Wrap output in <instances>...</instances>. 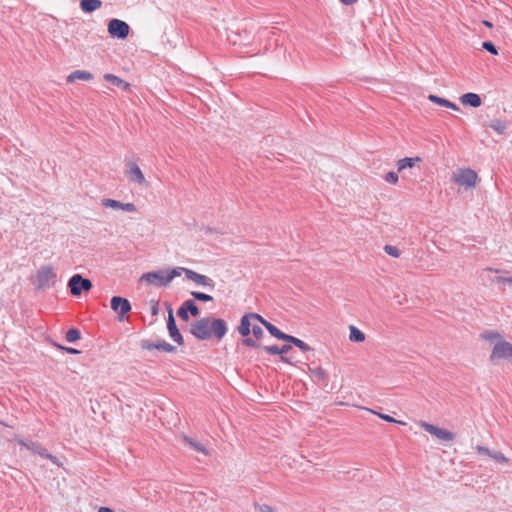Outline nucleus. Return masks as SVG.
Returning a JSON list of instances; mask_svg holds the SVG:
<instances>
[{
	"instance_id": "c756f323",
	"label": "nucleus",
	"mask_w": 512,
	"mask_h": 512,
	"mask_svg": "<svg viewBox=\"0 0 512 512\" xmlns=\"http://www.w3.org/2000/svg\"><path fill=\"white\" fill-rule=\"evenodd\" d=\"M65 338L68 342H75L81 338V333L78 329L72 328L66 332Z\"/></svg>"
},
{
	"instance_id": "09e8293b",
	"label": "nucleus",
	"mask_w": 512,
	"mask_h": 512,
	"mask_svg": "<svg viewBox=\"0 0 512 512\" xmlns=\"http://www.w3.org/2000/svg\"><path fill=\"white\" fill-rule=\"evenodd\" d=\"M249 316H251L252 319L259 321L263 326L264 323L268 322L266 319H264L261 315L257 313H249Z\"/></svg>"
},
{
	"instance_id": "6e6d98bb",
	"label": "nucleus",
	"mask_w": 512,
	"mask_h": 512,
	"mask_svg": "<svg viewBox=\"0 0 512 512\" xmlns=\"http://www.w3.org/2000/svg\"><path fill=\"white\" fill-rule=\"evenodd\" d=\"M505 279H507V277H497L495 279V281L498 282V283H500V282L505 283Z\"/></svg>"
},
{
	"instance_id": "412c9836",
	"label": "nucleus",
	"mask_w": 512,
	"mask_h": 512,
	"mask_svg": "<svg viewBox=\"0 0 512 512\" xmlns=\"http://www.w3.org/2000/svg\"><path fill=\"white\" fill-rule=\"evenodd\" d=\"M182 439H183V442L186 445H188L191 449H193L197 452L203 453V454H207V449L202 443H200V442L196 441L195 439L188 437L186 435L182 436Z\"/></svg>"
},
{
	"instance_id": "4468645a",
	"label": "nucleus",
	"mask_w": 512,
	"mask_h": 512,
	"mask_svg": "<svg viewBox=\"0 0 512 512\" xmlns=\"http://www.w3.org/2000/svg\"><path fill=\"white\" fill-rule=\"evenodd\" d=\"M101 205L105 208H112L116 210H123L126 212L134 213L137 212V207L133 203H122L118 200L105 198L101 201Z\"/></svg>"
},
{
	"instance_id": "f03ea898",
	"label": "nucleus",
	"mask_w": 512,
	"mask_h": 512,
	"mask_svg": "<svg viewBox=\"0 0 512 512\" xmlns=\"http://www.w3.org/2000/svg\"><path fill=\"white\" fill-rule=\"evenodd\" d=\"M453 181L460 186L472 188L477 185L479 178L474 170L470 168H465L459 170L457 173H454Z\"/></svg>"
},
{
	"instance_id": "dca6fc26",
	"label": "nucleus",
	"mask_w": 512,
	"mask_h": 512,
	"mask_svg": "<svg viewBox=\"0 0 512 512\" xmlns=\"http://www.w3.org/2000/svg\"><path fill=\"white\" fill-rule=\"evenodd\" d=\"M251 316H249V313L242 316L240 320V325L238 326V332L243 336L246 337L251 333V328L253 324L251 323Z\"/></svg>"
},
{
	"instance_id": "5fc2aeb1",
	"label": "nucleus",
	"mask_w": 512,
	"mask_h": 512,
	"mask_svg": "<svg viewBox=\"0 0 512 512\" xmlns=\"http://www.w3.org/2000/svg\"><path fill=\"white\" fill-rule=\"evenodd\" d=\"M98 512H114V511L109 507H100Z\"/></svg>"
},
{
	"instance_id": "7c9ffc66",
	"label": "nucleus",
	"mask_w": 512,
	"mask_h": 512,
	"mask_svg": "<svg viewBox=\"0 0 512 512\" xmlns=\"http://www.w3.org/2000/svg\"><path fill=\"white\" fill-rule=\"evenodd\" d=\"M35 454H38L40 455L41 457L43 458H46V459H49L52 463L54 464H57L58 465V459L57 457L53 456L52 454L48 453L47 449H45L44 447H42V445L40 446V449L37 450V452Z\"/></svg>"
},
{
	"instance_id": "e433bc0d",
	"label": "nucleus",
	"mask_w": 512,
	"mask_h": 512,
	"mask_svg": "<svg viewBox=\"0 0 512 512\" xmlns=\"http://www.w3.org/2000/svg\"><path fill=\"white\" fill-rule=\"evenodd\" d=\"M241 344L244 346H247V347H252V348H260L261 347V345L256 340L249 338L247 336L244 339H242Z\"/></svg>"
},
{
	"instance_id": "13d9d810",
	"label": "nucleus",
	"mask_w": 512,
	"mask_h": 512,
	"mask_svg": "<svg viewBox=\"0 0 512 512\" xmlns=\"http://www.w3.org/2000/svg\"><path fill=\"white\" fill-rule=\"evenodd\" d=\"M505 283H507L510 286H512V276L511 277H507V279H505Z\"/></svg>"
},
{
	"instance_id": "ddd939ff",
	"label": "nucleus",
	"mask_w": 512,
	"mask_h": 512,
	"mask_svg": "<svg viewBox=\"0 0 512 512\" xmlns=\"http://www.w3.org/2000/svg\"><path fill=\"white\" fill-rule=\"evenodd\" d=\"M167 329L169 332V336L171 339L176 342L179 345H182L184 343L183 337L177 328L174 316H173V310L171 307L168 309V319H167Z\"/></svg>"
},
{
	"instance_id": "9d476101",
	"label": "nucleus",
	"mask_w": 512,
	"mask_h": 512,
	"mask_svg": "<svg viewBox=\"0 0 512 512\" xmlns=\"http://www.w3.org/2000/svg\"><path fill=\"white\" fill-rule=\"evenodd\" d=\"M125 175L130 182L139 185L146 184V179L140 167L133 161H126Z\"/></svg>"
},
{
	"instance_id": "423d86ee",
	"label": "nucleus",
	"mask_w": 512,
	"mask_h": 512,
	"mask_svg": "<svg viewBox=\"0 0 512 512\" xmlns=\"http://www.w3.org/2000/svg\"><path fill=\"white\" fill-rule=\"evenodd\" d=\"M182 272L185 274V277L188 280L193 281L198 286L208 287L211 290L215 288V282L206 275L200 274L188 268L180 267V274Z\"/></svg>"
},
{
	"instance_id": "1a4fd4ad",
	"label": "nucleus",
	"mask_w": 512,
	"mask_h": 512,
	"mask_svg": "<svg viewBox=\"0 0 512 512\" xmlns=\"http://www.w3.org/2000/svg\"><path fill=\"white\" fill-rule=\"evenodd\" d=\"M421 427L429 434H431V435L435 436L436 438H438L442 441H445V442L453 441L455 438V435L453 432L446 430V429L439 428V427H437L433 424L427 423V422H422Z\"/></svg>"
},
{
	"instance_id": "ea45409f",
	"label": "nucleus",
	"mask_w": 512,
	"mask_h": 512,
	"mask_svg": "<svg viewBox=\"0 0 512 512\" xmlns=\"http://www.w3.org/2000/svg\"><path fill=\"white\" fill-rule=\"evenodd\" d=\"M384 179L386 182L390 183V184H397L398 180H399V177H398V174L396 172H388L385 176H384Z\"/></svg>"
},
{
	"instance_id": "39448f33",
	"label": "nucleus",
	"mask_w": 512,
	"mask_h": 512,
	"mask_svg": "<svg viewBox=\"0 0 512 512\" xmlns=\"http://www.w3.org/2000/svg\"><path fill=\"white\" fill-rule=\"evenodd\" d=\"M68 287L72 295L79 296L83 291H89L92 288V282L80 274H75L69 279Z\"/></svg>"
},
{
	"instance_id": "8fccbe9b",
	"label": "nucleus",
	"mask_w": 512,
	"mask_h": 512,
	"mask_svg": "<svg viewBox=\"0 0 512 512\" xmlns=\"http://www.w3.org/2000/svg\"><path fill=\"white\" fill-rule=\"evenodd\" d=\"M378 416L387 421V422H390V423H401L400 421H397L396 419H394L393 417L389 416V415H386V414H381L379 413Z\"/></svg>"
},
{
	"instance_id": "58836bf2",
	"label": "nucleus",
	"mask_w": 512,
	"mask_h": 512,
	"mask_svg": "<svg viewBox=\"0 0 512 512\" xmlns=\"http://www.w3.org/2000/svg\"><path fill=\"white\" fill-rule=\"evenodd\" d=\"M140 346L142 349L150 351L153 349H157V342H152L150 340L145 339L141 341Z\"/></svg>"
},
{
	"instance_id": "0eeeda50",
	"label": "nucleus",
	"mask_w": 512,
	"mask_h": 512,
	"mask_svg": "<svg viewBox=\"0 0 512 512\" xmlns=\"http://www.w3.org/2000/svg\"><path fill=\"white\" fill-rule=\"evenodd\" d=\"M56 280V274L52 266L41 267L36 276V282L38 288H48L53 286Z\"/></svg>"
},
{
	"instance_id": "f3484780",
	"label": "nucleus",
	"mask_w": 512,
	"mask_h": 512,
	"mask_svg": "<svg viewBox=\"0 0 512 512\" xmlns=\"http://www.w3.org/2000/svg\"><path fill=\"white\" fill-rule=\"evenodd\" d=\"M93 79V75L85 70H75L67 77V82L72 83L75 80L89 81Z\"/></svg>"
},
{
	"instance_id": "603ef678",
	"label": "nucleus",
	"mask_w": 512,
	"mask_h": 512,
	"mask_svg": "<svg viewBox=\"0 0 512 512\" xmlns=\"http://www.w3.org/2000/svg\"><path fill=\"white\" fill-rule=\"evenodd\" d=\"M159 312V308H158V303L154 302L152 307H151V313L152 315H157Z\"/></svg>"
},
{
	"instance_id": "5701e85b",
	"label": "nucleus",
	"mask_w": 512,
	"mask_h": 512,
	"mask_svg": "<svg viewBox=\"0 0 512 512\" xmlns=\"http://www.w3.org/2000/svg\"><path fill=\"white\" fill-rule=\"evenodd\" d=\"M488 128H491L499 135L503 134L506 130V123L501 121L500 119H492L489 123L485 125Z\"/></svg>"
},
{
	"instance_id": "f704fd0d",
	"label": "nucleus",
	"mask_w": 512,
	"mask_h": 512,
	"mask_svg": "<svg viewBox=\"0 0 512 512\" xmlns=\"http://www.w3.org/2000/svg\"><path fill=\"white\" fill-rule=\"evenodd\" d=\"M384 251L394 257V258H398L400 256V250L396 247V246H392V245H385L384 246Z\"/></svg>"
},
{
	"instance_id": "49530a36",
	"label": "nucleus",
	"mask_w": 512,
	"mask_h": 512,
	"mask_svg": "<svg viewBox=\"0 0 512 512\" xmlns=\"http://www.w3.org/2000/svg\"><path fill=\"white\" fill-rule=\"evenodd\" d=\"M55 346H56L58 349H60V350H64V351H66V352H67V353H69V354H79V353H80V351H79V350H77V349H75V348H71V347H64V346H62V345H58V344H55Z\"/></svg>"
},
{
	"instance_id": "a878e982",
	"label": "nucleus",
	"mask_w": 512,
	"mask_h": 512,
	"mask_svg": "<svg viewBox=\"0 0 512 512\" xmlns=\"http://www.w3.org/2000/svg\"><path fill=\"white\" fill-rule=\"evenodd\" d=\"M16 441L19 445L25 447L33 453H36L38 449H40L41 444L34 441H25L21 438H16Z\"/></svg>"
},
{
	"instance_id": "cd10ccee",
	"label": "nucleus",
	"mask_w": 512,
	"mask_h": 512,
	"mask_svg": "<svg viewBox=\"0 0 512 512\" xmlns=\"http://www.w3.org/2000/svg\"><path fill=\"white\" fill-rule=\"evenodd\" d=\"M264 327L268 330V332L275 338L279 339L282 337L283 332L280 331L275 325L270 322L264 323Z\"/></svg>"
},
{
	"instance_id": "a211bd4d",
	"label": "nucleus",
	"mask_w": 512,
	"mask_h": 512,
	"mask_svg": "<svg viewBox=\"0 0 512 512\" xmlns=\"http://www.w3.org/2000/svg\"><path fill=\"white\" fill-rule=\"evenodd\" d=\"M428 99L431 102H433L435 104H438L440 106H444L446 108H449V109H452V110H455V111H459L460 110V108L455 103L449 101L448 99L439 97L437 95L430 94L428 96Z\"/></svg>"
},
{
	"instance_id": "b1692460",
	"label": "nucleus",
	"mask_w": 512,
	"mask_h": 512,
	"mask_svg": "<svg viewBox=\"0 0 512 512\" xmlns=\"http://www.w3.org/2000/svg\"><path fill=\"white\" fill-rule=\"evenodd\" d=\"M309 371L317 381L327 382L328 374L322 367H309Z\"/></svg>"
},
{
	"instance_id": "72a5a7b5",
	"label": "nucleus",
	"mask_w": 512,
	"mask_h": 512,
	"mask_svg": "<svg viewBox=\"0 0 512 512\" xmlns=\"http://www.w3.org/2000/svg\"><path fill=\"white\" fill-rule=\"evenodd\" d=\"M191 295L194 297V299H196L198 301L209 302V301L213 300L212 296H210L206 293H203V292L193 291V292H191Z\"/></svg>"
},
{
	"instance_id": "7ed1b4c3",
	"label": "nucleus",
	"mask_w": 512,
	"mask_h": 512,
	"mask_svg": "<svg viewBox=\"0 0 512 512\" xmlns=\"http://www.w3.org/2000/svg\"><path fill=\"white\" fill-rule=\"evenodd\" d=\"M209 317L200 318L190 324V333L198 340L204 341L211 338L208 328Z\"/></svg>"
},
{
	"instance_id": "393cba45",
	"label": "nucleus",
	"mask_w": 512,
	"mask_h": 512,
	"mask_svg": "<svg viewBox=\"0 0 512 512\" xmlns=\"http://www.w3.org/2000/svg\"><path fill=\"white\" fill-rule=\"evenodd\" d=\"M350 334H349V340L352 342H363L365 340V334L360 331L357 327L351 325L349 327Z\"/></svg>"
},
{
	"instance_id": "f257e3e1",
	"label": "nucleus",
	"mask_w": 512,
	"mask_h": 512,
	"mask_svg": "<svg viewBox=\"0 0 512 512\" xmlns=\"http://www.w3.org/2000/svg\"><path fill=\"white\" fill-rule=\"evenodd\" d=\"M180 276V267L167 270H157L144 273L140 281L156 287H165L175 278Z\"/></svg>"
},
{
	"instance_id": "c03bdc74",
	"label": "nucleus",
	"mask_w": 512,
	"mask_h": 512,
	"mask_svg": "<svg viewBox=\"0 0 512 512\" xmlns=\"http://www.w3.org/2000/svg\"><path fill=\"white\" fill-rule=\"evenodd\" d=\"M264 351L268 352L269 354H272V355H280V347H278L277 345H271V346H264L263 347Z\"/></svg>"
},
{
	"instance_id": "de8ad7c7",
	"label": "nucleus",
	"mask_w": 512,
	"mask_h": 512,
	"mask_svg": "<svg viewBox=\"0 0 512 512\" xmlns=\"http://www.w3.org/2000/svg\"><path fill=\"white\" fill-rule=\"evenodd\" d=\"M297 339H298L297 337H294V336H291V335L285 334L284 332H283V334H282V337L280 338V340H283V341H286V342L292 343L293 345H295V341H296Z\"/></svg>"
},
{
	"instance_id": "4be33fe9",
	"label": "nucleus",
	"mask_w": 512,
	"mask_h": 512,
	"mask_svg": "<svg viewBox=\"0 0 512 512\" xmlns=\"http://www.w3.org/2000/svg\"><path fill=\"white\" fill-rule=\"evenodd\" d=\"M104 79L107 82L111 83L112 85L121 87L124 90H128L129 87H130L129 83L125 82L124 80H122L121 78H119L118 76H116L114 74L107 73V74L104 75Z\"/></svg>"
},
{
	"instance_id": "bb28decb",
	"label": "nucleus",
	"mask_w": 512,
	"mask_h": 512,
	"mask_svg": "<svg viewBox=\"0 0 512 512\" xmlns=\"http://www.w3.org/2000/svg\"><path fill=\"white\" fill-rule=\"evenodd\" d=\"M182 306L191 313L192 316H198L199 315V309L198 306L195 304L193 300H186Z\"/></svg>"
},
{
	"instance_id": "6ab92c4d",
	"label": "nucleus",
	"mask_w": 512,
	"mask_h": 512,
	"mask_svg": "<svg viewBox=\"0 0 512 512\" xmlns=\"http://www.w3.org/2000/svg\"><path fill=\"white\" fill-rule=\"evenodd\" d=\"M102 6L101 0H80V8L85 13H91Z\"/></svg>"
},
{
	"instance_id": "9b49d317",
	"label": "nucleus",
	"mask_w": 512,
	"mask_h": 512,
	"mask_svg": "<svg viewBox=\"0 0 512 512\" xmlns=\"http://www.w3.org/2000/svg\"><path fill=\"white\" fill-rule=\"evenodd\" d=\"M208 328L211 333V337L214 336L217 340H221L228 331L227 323L220 318L209 317Z\"/></svg>"
},
{
	"instance_id": "2eb2a0df",
	"label": "nucleus",
	"mask_w": 512,
	"mask_h": 512,
	"mask_svg": "<svg viewBox=\"0 0 512 512\" xmlns=\"http://www.w3.org/2000/svg\"><path fill=\"white\" fill-rule=\"evenodd\" d=\"M460 101L463 105H468L473 108H477L482 104L481 97L478 94L472 92L463 94L460 97Z\"/></svg>"
},
{
	"instance_id": "aec40b11",
	"label": "nucleus",
	"mask_w": 512,
	"mask_h": 512,
	"mask_svg": "<svg viewBox=\"0 0 512 512\" xmlns=\"http://www.w3.org/2000/svg\"><path fill=\"white\" fill-rule=\"evenodd\" d=\"M420 161L421 159L419 157H405L403 159L398 160L397 170L398 172H402L407 168H413L415 164Z\"/></svg>"
},
{
	"instance_id": "79ce46f5",
	"label": "nucleus",
	"mask_w": 512,
	"mask_h": 512,
	"mask_svg": "<svg viewBox=\"0 0 512 512\" xmlns=\"http://www.w3.org/2000/svg\"><path fill=\"white\" fill-rule=\"evenodd\" d=\"M475 450L476 452L479 454V455H485V456H488V457H491L493 451L490 450L489 448L485 447V446H481V445H477L475 447Z\"/></svg>"
},
{
	"instance_id": "6e6552de",
	"label": "nucleus",
	"mask_w": 512,
	"mask_h": 512,
	"mask_svg": "<svg viewBox=\"0 0 512 512\" xmlns=\"http://www.w3.org/2000/svg\"><path fill=\"white\" fill-rule=\"evenodd\" d=\"M129 30V25L122 20L111 19L108 23V33L112 37H116L118 39H125L129 34Z\"/></svg>"
},
{
	"instance_id": "864d4df0",
	"label": "nucleus",
	"mask_w": 512,
	"mask_h": 512,
	"mask_svg": "<svg viewBox=\"0 0 512 512\" xmlns=\"http://www.w3.org/2000/svg\"><path fill=\"white\" fill-rule=\"evenodd\" d=\"M339 1H340L342 4L347 5V6L352 5V4H354V3H356V2H357V0H339Z\"/></svg>"
},
{
	"instance_id": "a18cd8bd",
	"label": "nucleus",
	"mask_w": 512,
	"mask_h": 512,
	"mask_svg": "<svg viewBox=\"0 0 512 512\" xmlns=\"http://www.w3.org/2000/svg\"><path fill=\"white\" fill-rule=\"evenodd\" d=\"M177 315L183 320V321H188L189 320V315H188V311L183 307L181 306L178 311H177Z\"/></svg>"
},
{
	"instance_id": "f8f14e48",
	"label": "nucleus",
	"mask_w": 512,
	"mask_h": 512,
	"mask_svg": "<svg viewBox=\"0 0 512 512\" xmlns=\"http://www.w3.org/2000/svg\"><path fill=\"white\" fill-rule=\"evenodd\" d=\"M111 308L118 313L120 320L131 310L130 302L123 297L113 296L111 299Z\"/></svg>"
},
{
	"instance_id": "3c124183",
	"label": "nucleus",
	"mask_w": 512,
	"mask_h": 512,
	"mask_svg": "<svg viewBox=\"0 0 512 512\" xmlns=\"http://www.w3.org/2000/svg\"><path fill=\"white\" fill-rule=\"evenodd\" d=\"M259 510L260 512H274L273 508L266 504L260 505Z\"/></svg>"
},
{
	"instance_id": "473e14b6",
	"label": "nucleus",
	"mask_w": 512,
	"mask_h": 512,
	"mask_svg": "<svg viewBox=\"0 0 512 512\" xmlns=\"http://www.w3.org/2000/svg\"><path fill=\"white\" fill-rule=\"evenodd\" d=\"M481 338L487 340V341H495V340H502V336L497 333V332H492V331H486L484 333L481 334Z\"/></svg>"
},
{
	"instance_id": "2f4dec72",
	"label": "nucleus",
	"mask_w": 512,
	"mask_h": 512,
	"mask_svg": "<svg viewBox=\"0 0 512 512\" xmlns=\"http://www.w3.org/2000/svg\"><path fill=\"white\" fill-rule=\"evenodd\" d=\"M157 349L164 351V352L171 353L176 350V347L171 345L170 343L162 340V341H157Z\"/></svg>"
},
{
	"instance_id": "4c0bfd02",
	"label": "nucleus",
	"mask_w": 512,
	"mask_h": 512,
	"mask_svg": "<svg viewBox=\"0 0 512 512\" xmlns=\"http://www.w3.org/2000/svg\"><path fill=\"white\" fill-rule=\"evenodd\" d=\"M292 349V347L288 344L286 345H283L282 347H280V356H281V361L285 362V363H291V361L289 360L288 357L284 356L286 353H288L290 350Z\"/></svg>"
},
{
	"instance_id": "a19ab883",
	"label": "nucleus",
	"mask_w": 512,
	"mask_h": 512,
	"mask_svg": "<svg viewBox=\"0 0 512 512\" xmlns=\"http://www.w3.org/2000/svg\"><path fill=\"white\" fill-rule=\"evenodd\" d=\"M251 333L253 334V336L256 339H261L264 336L263 329L261 328V326H259L257 324H253V326L251 328Z\"/></svg>"
},
{
	"instance_id": "37998d69",
	"label": "nucleus",
	"mask_w": 512,
	"mask_h": 512,
	"mask_svg": "<svg viewBox=\"0 0 512 512\" xmlns=\"http://www.w3.org/2000/svg\"><path fill=\"white\" fill-rule=\"evenodd\" d=\"M295 346L304 352L312 351V348L299 338L295 341Z\"/></svg>"
},
{
	"instance_id": "4d7b16f0",
	"label": "nucleus",
	"mask_w": 512,
	"mask_h": 512,
	"mask_svg": "<svg viewBox=\"0 0 512 512\" xmlns=\"http://www.w3.org/2000/svg\"><path fill=\"white\" fill-rule=\"evenodd\" d=\"M483 24H484L486 27H489V28H491V27L493 26V25H492V23H491V22H489V21H487V20H484V21H483Z\"/></svg>"
},
{
	"instance_id": "20e7f679",
	"label": "nucleus",
	"mask_w": 512,
	"mask_h": 512,
	"mask_svg": "<svg viewBox=\"0 0 512 512\" xmlns=\"http://www.w3.org/2000/svg\"><path fill=\"white\" fill-rule=\"evenodd\" d=\"M501 359H512V344L505 340H500L495 343L489 357V360L493 363Z\"/></svg>"
},
{
	"instance_id": "c85d7f7f",
	"label": "nucleus",
	"mask_w": 512,
	"mask_h": 512,
	"mask_svg": "<svg viewBox=\"0 0 512 512\" xmlns=\"http://www.w3.org/2000/svg\"><path fill=\"white\" fill-rule=\"evenodd\" d=\"M496 463L504 465L509 463V459L500 451H493L491 457Z\"/></svg>"
},
{
	"instance_id": "c9c22d12",
	"label": "nucleus",
	"mask_w": 512,
	"mask_h": 512,
	"mask_svg": "<svg viewBox=\"0 0 512 512\" xmlns=\"http://www.w3.org/2000/svg\"><path fill=\"white\" fill-rule=\"evenodd\" d=\"M482 48L485 49L486 51L490 52L493 55L498 54V50H497L496 46L491 41H484L482 43Z\"/></svg>"
}]
</instances>
